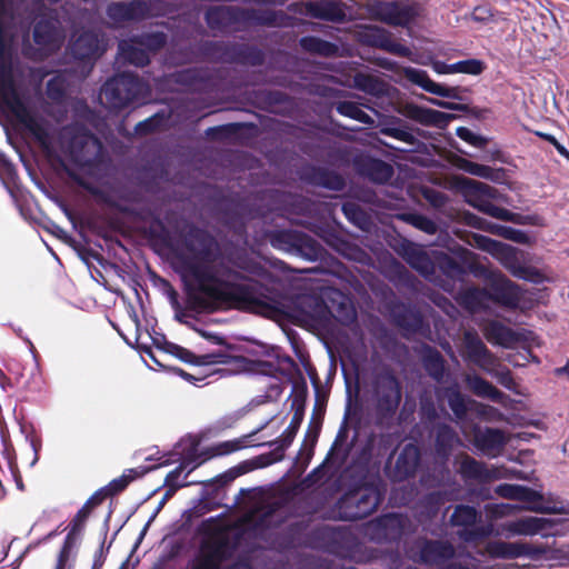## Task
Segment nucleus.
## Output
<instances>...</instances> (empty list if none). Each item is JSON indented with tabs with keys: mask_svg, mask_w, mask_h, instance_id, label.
<instances>
[{
	"mask_svg": "<svg viewBox=\"0 0 569 569\" xmlns=\"http://www.w3.org/2000/svg\"><path fill=\"white\" fill-rule=\"evenodd\" d=\"M222 552L220 549H211L201 555L192 569H220Z\"/></svg>",
	"mask_w": 569,
	"mask_h": 569,
	"instance_id": "nucleus-45",
	"label": "nucleus"
},
{
	"mask_svg": "<svg viewBox=\"0 0 569 569\" xmlns=\"http://www.w3.org/2000/svg\"><path fill=\"white\" fill-rule=\"evenodd\" d=\"M465 381L470 390L478 397L488 398L500 403H502L506 398L503 392L477 375H467Z\"/></svg>",
	"mask_w": 569,
	"mask_h": 569,
	"instance_id": "nucleus-35",
	"label": "nucleus"
},
{
	"mask_svg": "<svg viewBox=\"0 0 569 569\" xmlns=\"http://www.w3.org/2000/svg\"><path fill=\"white\" fill-rule=\"evenodd\" d=\"M507 442L508 438L500 429L477 428L475 430L473 443L486 456L492 458L499 456Z\"/></svg>",
	"mask_w": 569,
	"mask_h": 569,
	"instance_id": "nucleus-23",
	"label": "nucleus"
},
{
	"mask_svg": "<svg viewBox=\"0 0 569 569\" xmlns=\"http://www.w3.org/2000/svg\"><path fill=\"white\" fill-rule=\"evenodd\" d=\"M402 74L407 80L419 86L429 93L443 98H458V92L456 88L445 87L440 83L435 82L429 78L428 73L425 70L416 69L412 67H406L402 70Z\"/></svg>",
	"mask_w": 569,
	"mask_h": 569,
	"instance_id": "nucleus-24",
	"label": "nucleus"
},
{
	"mask_svg": "<svg viewBox=\"0 0 569 569\" xmlns=\"http://www.w3.org/2000/svg\"><path fill=\"white\" fill-rule=\"evenodd\" d=\"M342 211L348 220H350L353 224L360 227L361 229L365 228L367 219L358 204L353 202H347L342 206Z\"/></svg>",
	"mask_w": 569,
	"mask_h": 569,
	"instance_id": "nucleus-50",
	"label": "nucleus"
},
{
	"mask_svg": "<svg viewBox=\"0 0 569 569\" xmlns=\"http://www.w3.org/2000/svg\"><path fill=\"white\" fill-rule=\"evenodd\" d=\"M362 38L369 46L387 50L392 36L383 28L369 27L363 31Z\"/></svg>",
	"mask_w": 569,
	"mask_h": 569,
	"instance_id": "nucleus-41",
	"label": "nucleus"
},
{
	"mask_svg": "<svg viewBox=\"0 0 569 569\" xmlns=\"http://www.w3.org/2000/svg\"><path fill=\"white\" fill-rule=\"evenodd\" d=\"M405 116L425 126H443L452 116L433 110L423 108L417 104H407L405 108Z\"/></svg>",
	"mask_w": 569,
	"mask_h": 569,
	"instance_id": "nucleus-29",
	"label": "nucleus"
},
{
	"mask_svg": "<svg viewBox=\"0 0 569 569\" xmlns=\"http://www.w3.org/2000/svg\"><path fill=\"white\" fill-rule=\"evenodd\" d=\"M459 472L465 479L478 480L480 482H487L501 479V477H507L506 473L501 472L499 467L489 468L485 463L479 462L469 456H465L461 460Z\"/></svg>",
	"mask_w": 569,
	"mask_h": 569,
	"instance_id": "nucleus-25",
	"label": "nucleus"
},
{
	"mask_svg": "<svg viewBox=\"0 0 569 569\" xmlns=\"http://www.w3.org/2000/svg\"><path fill=\"white\" fill-rule=\"evenodd\" d=\"M353 87L377 98L388 96L389 93V84L379 77L369 73H356L353 77Z\"/></svg>",
	"mask_w": 569,
	"mask_h": 569,
	"instance_id": "nucleus-33",
	"label": "nucleus"
},
{
	"mask_svg": "<svg viewBox=\"0 0 569 569\" xmlns=\"http://www.w3.org/2000/svg\"><path fill=\"white\" fill-rule=\"evenodd\" d=\"M431 67H432L433 71L437 72L438 74H452L453 73V70H451L452 63L447 64L446 62L437 60V61H432Z\"/></svg>",
	"mask_w": 569,
	"mask_h": 569,
	"instance_id": "nucleus-63",
	"label": "nucleus"
},
{
	"mask_svg": "<svg viewBox=\"0 0 569 569\" xmlns=\"http://www.w3.org/2000/svg\"><path fill=\"white\" fill-rule=\"evenodd\" d=\"M376 407L382 416H392L401 401V386L395 372L389 368L380 370L372 383Z\"/></svg>",
	"mask_w": 569,
	"mask_h": 569,
	"instance_id": "nucleus-8",
	"label": "nucleus"
},
{
	"mask_svg": "<svg viewBox=\"0 0 569 569\" xmlns=\"http://www.w3.org/2000/svg\"><path fill=\"white\" fill-rule=\"evenodd\" d=\"M74 547V538L72 537V532L68 533L63 546L58 555L57 565L54 569H70L69 560L72 555V549Z\"/></svg>",
	"mask_w": 569,
	"mask_h": 569,
	"instance_id": "nucleus-48",
	"label": "nucleus"
},
{
	"mask_svg": "<svg viewBox=\"0 0 569 569\" xmlns=\"http://www.w3.org/2000/svg\"><path fill=\"white\" fill-rule=\"evenodd\" d=\"M399 253L422 277L430 281L435 280L436 266L420 246L405 241L400 246Z\"/></svg>",
	"mask_w": 569,
	"mask_h": 569,
	"instance_id": "nucleus-22",
	"label": "nucleus"
},
{
	"mask_svg": "<svg viewBox=\"0 0 569 569\" xmlns=\"http://www.w3.org/2000/svg\"><path fill=\"white\" fill-rule=\"evenodd\" d=\"M385 132L389 137H392V138H395L397 140H400V141H403V142H409L410 143L413 140L412 133L407 131V130H405V129L389 128Z\"/></svg>",
	"mask_w": 569,
	"mask_h": 569,
	"instance_id": "nucleus-61",
	"label": "nucleus"
},
{
	"mask_svg": "<svg viewBox=\"0 0 569 569\" xmlns=\"http://www.w3.org/2000/svg\"><path fill=\"white\" fill-rule=\"evenodd\" d=\"M485 336L490 343L511 348L518 342L517 333L498 321H490L485 327Z\"/></svg>",
	"mask_w": 569,
	"mask_h": 569,
	"instance_id": "nucleus-31",
	"label": "nucleus"
},
{
	"mask_svg": "<svg viewBox=\"0 0 569 569\" xmlns=\"http://www.w3.org/2000/svg\"><path fill=\"white\" fill-rule=\"evenodd\" d=\"M455 553L450 543L442 541H419L416 549L410 550V557L422 563H441Z\"/></svg>",
	"mask_w": 569,
	"mask_h": 569,
	"instance_id": "nucleus-18",
	"label": "nucleus"
},
{
	"mask_svg": "<svg viewBox=\"0 0 569 569\" xmlns=\"http://www.w3.org/2000/svg\"><path fill=\"white\" fill-rule=\"evenodd\" d=\"M149 470L150 468L144 467L126 469L119 478L113 479L106 487V491H108L110 496H113L126 489L131 481L144 476Z\"/></svg>",
	"mask_w": 569,
	"mask_h": 569,
	"instance_id": "nucleus-39",
	"label": "nucleus"
},
{
	"mask_svg": "<svg viewBox=\"0 0 569 569\" xmlns=\"http://www.w3.org/2000/svg\"><path fill=\"white\" fill-rule=\"evenodd\" d=\"M300 46L305 51L317 53L323 57L336 56L339 50L337 44L319 39L317 37L301 38Z\"/></svg>",
	"mask_w": 569,
	"mask_h": 569,
	"instance_id": "nucleus-38",
	"label": "nucleus"
},
{
	"mask_svg": "<svg viewBox=\"0 0 569 569\" xmlns=\"http://www.w3.org/2000/svg\"><path fill=\"white\" fill-rule=\"evenodd\" d=\"M313 17L328 21H342L346 13L341 4L337 1H322L311 7Z\"/></svg>",
	"mask_w": 569,
	"mask_h": 569,
	"instance_id": "nucleus-37",
	"label": "nucleus"
},
{
	"mask_svg": "<svg viewBox=\"0 0 569 569\" xmlns=\"http://www.w3.org/2000/svg\"><path fill=\"white\" fill-rule=\"evenodd\" d=\"M469 243L478 249H481L499 262L516 278L536 281L538 272L529 267L522 264L518 250L512 246L496 241L482 234H472Z\"/></svg>",
	"mask_w": 569,
	"mask_h": 569,
	"instance_id": "nucleus-6",
	"label": "nucleus"
},
{
	"mask_svg": "<svg viewBox=\"0 0 569 569\" xmlns=\"http://www.w3.org/2000/svg\"><path fill=\"white\" fill-rule=\"evenodd\" d=\"M470 18L480 23H487L489 21H492L495 18V14L490 7L488 6H478L473 9Z\"/></svg>",
	"mask_w": 569,
	"mask_h": 569,
	"instance_id": "nucleus-58",
	"label": "nucleus"
},
{
	"mask_svg": "<svg viewBox=\"0 0 569 569\" xmlns=\"http://www.w3.org/2000/svg\"><path fill=\"white\" fill-rule=\"evenodd\" d=\"M399 253L422 277L430 281L435 280L436 266L420 246L405 241L400 246Z\"/></svg>",
	"mask_w": 569,
	"mask_h": 569,
	"instance_id": "nucleus-20",
	"label": "nucleus"
},
{
	"mask_svg": "<svg viewBox=\"0 0 569 569\" xmlns=\"http://www.w3.org/2000/svg\"><path fill=\"white\" fill-rule=\"evenodd\" d=\"M119 56L127 62L137 67L149 63V52L139 44L138 39L122 40L119 42Z\"/></svg>",
	"mask_w": 569,
	"mask_h": 569,
	"instance_id": "nucleus-34",
	"label": "nucleus"
},
{
	"mask_svg": "<svg viewBox=\"0 0 569 569\" xmlns=\"http://www.w3.org/2000/svg\"><path fill=\"white\" fill-rule=\"evenodd\" d=\"M171 352L181 361L192 363L198 367H207L212 365H227V368L213 369L209 376L219 375L221 377L231 376L243 369L244 358L231 356L227 350H219L204 355H194L190 350L180 346H172Z\"/></svg>",
	"mask_w": 569,
	"mask_h": 569,
	"instance_id": "nucleus-7",
	"label": "nucleus"
},
{
	"mask_svg": "<svg viewBox=\"0 0 569 569\" xmlns=\"http://www.w3.org/2000/svg\"><path fill=\"white\" fill-rule=\"evenodd\" d=\"M150 86L136 74L123 72L109 79L99 96L109 108L120 109L132 102L143 103L150 94Z\"/></svg>",
	"mask_w": 569,
	"mask_h": 569,
	"instance_id": "nucleus-4",
	"label": "nucleus"
},
{
	"mask_svg": "<svg viewBox=\"0 0 569 569\" xmlns=\"http://www.w3.org/2000/svg\"><path fill=\"white\" fill-rule=\"evenodd\" d=\"M399 253L422 277L430 281L435 280L436 266L420 246L405 241L400 246Z\"/></svg>",
	"mask_w": 569,
	"mask_h": 569,
	"instance_id": "nucleus-21",
	"label": "nucleus"
},
{
	"mask_svg": "<svg viewBox=\"0 0 569 569\" xmlns=\"http://www.w3.org/2000/svg\"><path fill=\"white\" fill-rule=\"evenodd\" d=\"M423 366L436 381H440L443 378L445 360L438 351L429 350L423 358Z\"/></svg>",
	"mask_w": 569,
	"mask_h": 569,
	"instance_id": "nucleus-42",
	"label": "nucleus"
},
{
	"mask_svg": "<svg viewBox=\"0 0 569 569\" xmlns=\"http://www.w3.org/2000/svg\"><path fill=\"white\" fill-rule=\"evenodd\" d=\"M462 442L456 431L447 426L439 425L436 432V452L438 457L447 461L452 450Z\"/></svg>",
	"mask_w": 569,
	"mask_h": 569,
	"instance_id": "nucleus-32",
	"label": "nucleus"
},
{
	"mask_svg": "<svg viewBox=\"0 0 569 569\" xmlns=\"http://www.w3.org/2000/svg\"><path fill=\"white\" fill-rule=\"evenodd\" d=\"M476 519L477 510L473 507L460 505L456 507L450 520L453 526L468 527L473 525Z\"/></svg>",
	"mask_w": 569,
	"mask_h": 569,
	"instance_id": "nucleus-44",
	"label": "nucleus"
},
{
	"mask_svg": "<svg viewBox=\"0 0 569 569\" xmlns=\"http://www.w3.org/2000/svg\"><path fill=\"white\" fill-rule=\"evenodd\" d=\"M553 520L538 517H523L501 525L500 530L507 537L535 536L547 529Z\"/></svg>",
	"mask_w": 569,
	"mask_h": 569,
	"instance_id": "nucleus-19",
	"label": "nucleus"
},
{
	"mask_svg": "<svg viewBox=\"0 0 569 569\" xmlns=\"http://www.w3.org/2000/svg\"><path fill=\"white\" fill-rule=\"evenodd\" d=\"M33 40L38 46V58L43 59L61 48L64 33L56 20H40L34 27Z\"/></svg>",
	"mask_w": 569,
	"mask_h": 569,
	"instance_id": "nucleus-12",
	"label": "nucleus"
},
{
	"mask_svg": "<svg viewBox=\"0 0 569 569\" xmlns=\"http://www.w3.org/2000/svg\"><path fill=\"white\" fill-rule=\"evenodd\" d=\"M495 492L506 499L523 502L522 509L539 513H560V509L550 506L545 501L543 496L525 486L502 483L496 487Z\"/></svg>",
	"mask_w": 569,
	"mask_h": 569,
	"instance_id": "nucleus-10",
	"label": "nucleus"
},
{
	"mask_svg": "<svg viewBox=\"0 0 569 569\" xmlns=\"http://www.w3.org/2000/svg\"><path fill=\"white\" fill-rule=\"evenodd\" d=\"M157 123H158L157 118H149L144 121L139 122L136 126V132L137 133H147L149 131H152Z\"/></svg>",
	"mask_w": 569,
	"mask_h": 569,
	"instance_id": "nucleus-62",
	"label": "nucleus"
},
{
	"mask_svg": "<svg viewBox=\"0 0 569 569\" xmlns=\"http://www.w3.org/2000/svg\"><path fill=\"white\" fill-rule=\"evenodd\" d=\"M420 452L416 445L408 443L400 451L392 471V478L402 481L412 476L419 465Z\"/></svg>",
	"mask_w": 569,
	"mask_h": 569,
	"instance_id": "nucleus-26",
	"label": "nucleus"
},
{
	"mask_svg": "<svg viewBox=\"0 0 569 569\" xmlns=\"http://www.w3.org/2000/svg\"><path fill=\"white\" fill-rule=\"evenodd\" d=\"M247 438L248 437H246L244 439H234V440H230V441H223V442L216 445L211 449L212 456H224V455H229L231 452L242 449L243 447H246Z\"/></svg>",
	"mask_w": 569,
	"mask_h": 569,
	"instance_id": "nucleus-51",
	"label": "nucleus"
},
{
	"mask_svg": "<svg viewBox=\"0 0 569 569\" xmlns=\"http://www.w3.org/2000/svg\"><path fill=\"white\" fill-rule=\"evenodd\" d=\"M139 44L143 46L148 52L160 49L166 43V36L162 32H151L138 38Z\"/></svg>",
	"mask_w": 569,
	"mask_h": 569,
	"instance_id": "nucleus-49",
	"label": "nucleus"
},
{
	"mask_svg": "<svg viewBox=\"0 0 569 569\" xmlns=\"http://www.w3.org/2000/svg\"><path fill=\"white\" fill-rule=\"evenodd\" d=\"M107 13L114 23L140 20L152 14V3L146 0L114 2L108 7Z\"/></svg>",
	"mask_w": 569,
	"mask_h": 569,
	"instance_id": "nucleus-17",
	"label": "nucleus"
},
{
	"mask_svg": "<svg viewBox=\"0 0 569 569\" xmlns=\"http://www.w3.org/2000/svg\"><path fill=\"white\" fill-rule=\"evenodd\" d=\"M523 510L522 506L511 505V503H500L496 505L492 509V513L497 517L510 516L517 511Z\"/></svg>",
	"mask_w": 569,
	"mask_h": 569,
	"instance_id": "nucleus-59",
	"label": "nucleus"
},
{
	"mask_svg": "<svg viewBox=\"0 0 569 569\" xmlns=\"http://www.w3.org/2000/svg\"><path fill=\"white\" fill-rule=\"evenodd\" d=\"M107 496L110 495L108 493V491H106V488H102L98 490L94 495H92L91 498L86 503L89 505L90 508H93L94 506L101 503Z\"/></svg>",
	"mask_w": 569,
	"mask_h": 569,
	"instance_id": "nucleus-64",
	"label": "nucleus"
},
{
	"mask_svg": "<svg viewBox=\"0 0 569 569\" xmlns=\"http://www.w3.org/2000/svg\"><path fill=\"white\" fill-rule=\"evenodd\" d=\"M209 28L213 31H237L252 23L276 26L278 18L271 10L239 9L233 6H217L206 13Z\"/></svg>",
	"mask_w": 569,
	"mask_h": 569,
	"instance_id": "nucleus-3",
	"label": "nucleus"
},
{
	"mask_svg": "<svg viewBox=\"0 0 569 569\" xmlns=\"http://www.w3.org/2000/svg\"><path fill=\"white\" fill-rule=\"evenodd\" d=\"M470 223L476 228L490 230L491 232H496L503 238L518 243H527L529 241L528 234L522 230L513 229L511 227H498L478 217H471Z\"/></svg>",
	"mask_w": 569,
	"mask_h": 569,
	"instance_id": "nucleus-36",
	"label": "nucleus"
},
{
	"mask_svg": "<svg viewBox=\"0 0 569 569\" xmlns=\"http://www.w3.org/2000/svg\"><path fill=\"white\" fill-rule=\"evenodd\" d=\"M468 186L477 193L475 199H470V203L477 208L479 211L502 220V221H513L516 214L508 209L501 208L492 203L490 200L486 199L485 197H492L493 196V188L490 187L487 183L470 180Z\"/></svg>",
	"mask_w": 569,
	"mask_h": 569,
	"instance_id": "nucleus-15",
	"label": "nucleus"
},
{
	"mask_svg": "<svg viewBox=\"0 0 569 569\" xmlns=\"http://www.w3.org/2000/svg\"><path fill=\"white\" fill-rule=\"evenodd\" d=\"M83 78H86L84 72L79 76L71 72L59 73L48 81L47 94L51 100L61 102L71 84L80 82Z\"/></svg>",
	"mask_w": 569,
	"mask_h": 569,
	"instance_id": "nucleus-30",
	"label": "nucleus"
},
{
	"mask_svg": "<svg viewBox=\"0 0 569 569\" xmlns=\"http://www.w3.org/2000/svg\"><path fill=\"white\" fill-rule=\"evenodd\" d=\"M445 397L448 400V405L452 412L455 413L456 418L461 420L467 415V402L465 397L459 391V388L457 385L449 387L445 390Z\"/></svg>",
	"mask_w": 569,
	"mask_h": 569,
	"instance_id": "nucleus-40",
	"label": "nucleus"
},
{
	"mask_svg": "<svg viewBox=\"0 0 569 569\" xmlns=\"http://www.w3.org/2000/svg\"><path fill=\"white\" fill-rule=\"evenodd\" d=\"M485 69L483 63L477 59L462 60L452 63L453 73L480 74Z\"/></svg>",
	"mask_w": 569,
	"mask_h": 569,
	"instance_id": "nucleus-46",
	"label": "nucleus"
},
{
	"mask_svg": "<svg viewBox=\"0 0 569 569\" xmlns=\"http://www.w3.org/2000/svg\"><path fill=\"white\" fill-rule=\"evenodd\" d=\"M299 428V422L292 420L287 429L282 432L281 437L274 442L278 445V448L281 450H286L293 441L296 433Z\"/></svg>",
	"mask_w": 569,
	"mask_h": 569,
	"instance_id": "nucleus-54",
	"label": "nucleus"
},
{
	"mask_svg": "<svg viewBox=\"0 0 569 569\" xmlns=\"http://www.w3.org/2000/svg\"><path fill=\"white\" fill-rule=\"evenodd\" d=\"M491 375L495 376L498 379V381L507 389H513L515 381L511 376V372L508 369L497 371L495 367L493 372Z\"/></svg>",
	"mask_w": 569,
	"mask_h": 569,
	"instance_id": "nucleus-60",
	"label": "nucleus"
},
{
	"mask_svg": "<svg viewBox=\"0 0 569 569\" xmlns=\"http://www.w3.org/2000/svg\"><path fill=\"white\" fill-rule=\"evenodd\" d=\"M176 266L188 288L189 302L197 311L229 306L272 309V292L220 258L216 240L208 233L191 232L176 256Z\"/></svg>",
	"mask_w": 569,
	"mask_h": 569,
	"instance_id": "nucleus-1",
	"label": "nucleus"
},
{
	"mask_svg": "<svg viewBox=\"0 0 569 569\" xmlns=\"http://www.w3.org/2000/svg\"><path fill=\"white\" fill-rule=\"evenodd\" d=\"M445 500H449V498H446L442 492L430 493L425 500L428 517L436 515L439 511L440 506L443 505Z\"/></svg>",
	"mask_w": 569,
	"mask_h": 569,
	"instance_id": "nucleus-55",
	"label": "nucleus"
},
{
	"mask_svg": "<svg viewBox=\"0 0 569 569\" xmlns=\"http://www.w3.org/2000/svg\"><path fill=\"white\" fill-rule=\"evenodd\" d=\"M520 300V288L501 273L492 276L489 291L475 288L466 293V302L471 310L485 309L488 301H493L509 309H516Z\"/></svg>",
	"mask_w": 569,
	"mask_h": 569,
	"instance_id": "nucleus-5",
	"label": "nucleus"
},
{
	"mask_svg": "<svg viewBox=\"0 0 569 569\" xmlns=\"http://www.w3.org/2000/svg\"><path fill=\"white\" fill-rule=\"evenodd\" d=\"M463 345L467 360L488 373L493 372V368L498 366V361L476 332L466 331L463 335Z\"/></svg>",
	"mask_w": 569,
	"mask_h": 569,
	"instance_id": "nucleus-16",
	"label": "nucleus"
},
{
	"mask_svg": "<svg viewBox=\"0 0 569 569\" xmlns=\"http://www.w3.org/2000/svg\"><path fill=\"white\" fill-rule=\"evenodd\" d=\"M337 110L340 114L349 117L365 124L373 123V119L367 114L356 102L342 101L337 106Z\"/></svg>",
	"mask_w": 569,
	"mask_h": 569,
	"instance_id": "nucleus-43",
	"label": "nucleus"
},
{
	"mask_svg": "<svg viewBox=\"0 0 569 569\" xmlns=\"http://www.w3.org/2000/svg\"><path fill=\"white\" fill-rule=\"evenodd\" d=\"M0 108L29 127L48 156L58 159L78 184L91 191L83 176L96 177L100 170L101 142L79 124L64 127L57 134L34 126L32 116L16 87L12 67L2 61H0Z\"/></svg>",
	"mask_w": 569,
	"mask_h": 569,
	"instance_id": "nucleus-2",
	"label": "nucleus"
},
{
	"mask_svg": "<svg viewBox=\"0 0 569 569\" xmlns=\"http://www.w3.org/2000/svg\"><path fill=\"white\" fill-rule=\"evenodd\" d=\"M408 220L410 221V223L412 226H415L416 228H418L419 230H421L428 234H435L438 231L437 223L433 220H431L425 216L413 214V216H410Z\"/></svg>",
	"mask_w": 569,
	"mask_h": 569,
	"instance_id": "nucleus-52",
	"label": "nucleus"
},
{
	"mask_svg": "<svg viewBox=\"0 0 569 569\" xmlns=\"http://www.w3.org/2000/svg\"><path fill=\"white\" fill-rule=\"evenodd\" d=\"M380 493L375 487H366L346 495L340 501V509L348 519H362L372 513L380 503Z\"/></svg>",
	"mask_w": 569,
	"mask_h": 569,
	"instance_id": "nucleus-11",
	"label": "nucleus"
},
{
	"mask_svg": "<svg viewBox=\"0 0 569 569\" xmlns=\"http://www.w3.org/2000/svg\"><path fill=\"white\" fill-rule=\"evenodd\" d=\"M328 298L326 307L337 321L349 325L356 320V310L348 297L339 291H331Z\"/></svg>",
	"mask_w": 569,
	"mask_h": 569,
	"instance_id": "nucleus-28",
	"label": "nucleus"
},
{
	"mask_svg": "<svg viewBox=\"0 0 569 569\" xmlns=\"http://www.w3.org/2000/svg\"><path fill=\"white\" fill-rule=\"evenodd\" d=\"M369 13L377 20L390 26L407 28L421 16L419 3L400 4L398 2L373 1L368 6Z\"/></svg>",
	"mask_w": 569,
	"mask_h": 569,
	"instance_id": "nucleus-9",
	"label": "nucleus"
},
{
	"mask_svg": "<svg viewBox=\"0 0 569 569\" xmlns=\"http://www.w3.org/2000/svg\"><path fill=\"white\" fill-rule=\"evenodd\" d=\"M316 182L331 190H341L345 186V181L340 176L329 172H319V178Z\"/></svg>",
	"mask_w": 569,
	"mask_h": 569,
	"instance_id": "nucleus-53",
	"label": "nucleus"
},
{
	"mask_svg": "<svg viewBox=\"0 0 569 569\" xmlns=\"http://www.w3.org/2000/svg\"><path fill=\"white\" fill-rule=\"evenodd\" d=\"M487 553L491 558L517 559V558H537L545 552V549L531 543L516 541L507 542L501 540L490 541L486 547Z\"/></svg>",
	"mask_w": 569,
	"mask_h": 569,
	"instance_id": "nucleus-14",
	"label": "nucleus"
},
{
	"mask_svg": "<svg viewBox=\"0 0 569 569\" xmlns=\"http://www.w3.org/2000/svg\"><path fill=\"white\" fill-rule=\"evenodd\" d=\"M476 412L479 417L486 420H498L501 418V412L492 406L473 402Z\"/></svg>",
	"mask_w": 569,
	"mask_h": 569,
	"instance_id": "nucleus-57",
	"label": "nucleus"
},
{
	"mask_svg": "<svg viewBox=\"0 0 569 569\" xmlns=\"http://www.w3.org/2000/svg\"><path fill=\"white\" fill-rule=\"evenodd\" d=\"M184 466L180 465L172 471H170L166 477V486L169 488L167 496L172 495L179 488L186 487L189 482L186 481L187 475L181 479V475L183 472Z\"/></svg>",
	"mask_w": 569,
	"mask_h": 569,
	"instance_id": "nucleus-47",
	"label": "nucleus"
},
{
	"mask_svg": "<svg viewBox=\"0 0 569 569\" xmlns=\"http://www.w3.org/2000/svg\"><path fill=\"white\" fill-rule=\"evenodd\" d=\"M358 171L377 183H385L393 176V168L379 159L360 157L357 160Z\"/></svg>",
	"mask_w": 569,
	"mask_h": 569,
	"instance_id": "nucleus-27",
	"label": "nucleus"
},
{
	"mask_svg": "<svg viewBox=\"0 0 569 569\" xmlns=\"http://www.w3.org/2000/svg\"><path fill=\"white\" fill-rule=\"evenodd\" d=\"M386 51H388L392 54L399 56V57L409 58L412 62L422 63L418 59L413 58L412 51L410 50L409 47L395 41L392 38H391Z\"/></svg>",
	"mask_w": 569,
	"mask_h": 569,
	"instance_id": "nucleus-56",
	"label": "nucleus"
},
{
	"mask_svg": "<svg viewBox=\"0 0 569 569\" xmlns=\"http://www.w3.org/2000/svg\"><path fill=\"white\" fill-rule=\"evenodd\" d=\"M70 50L72 56L81 61V72H84L87 76L92 67L90 61L103 53L104 46L96 32L84 31L72 41Z\"/></svg>",
	"mask_w": 569,
	"mask_h": 569,
	"instance_id": "nucleus-13",
	"label": "nucleus"
}]
</instances>
